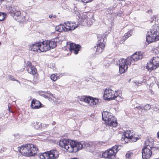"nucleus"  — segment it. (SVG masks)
<instances>
[{
    "label": "nucleus",
    "mask_w": 159,
    "mask_h": 159,
    "mask_svg": "<svg viewBox=\"0 0 159 159\" xmlns=\"http://www.w3.org/2000/svg\"><path fill=\"white\" fill-rule=\"evenodd\" d=\"M143 57V53L141 52H136L131 57H129L126 59L123 58L118 60L117 64L119 66V71L120 74L124 73L127 70L128 66H130L131 63L134 61H137L141 59Z\"/></svg>",
    "instance_id": "nucleus-1"
},
{
    "label": "nucleus",
    "mask_w": 159,
    "mask_h": 159,
    "mask_svg": "<svg viewBox=\"0 0 159 159\" xmlns=\"http://www.w3.org/2000/svg\"><path fill=\"white\" fill-rule=\"evenodd\" d=\"M60 146L69 152H76L81 149L83 145L79 142H77L67 139H62L59 142Z\"/></svg>",
    "instance_id": "nucleus-2"
},
{
    "label": "nucleus",
    "mask_w": 159,
    "mask_h": 159,
    "mask_svg": "<svg viewBox=\"0 0 159 159\" xmlns=\"http://www.w3.org/2000/svg\"><path fill=\"white\" fill-rule=\"evenodd\" d=\"M38 150L37 146L32 144L22 145L19 149L20 152L22 155L27 157L34 156L37 153Z\"/></svg>",
    "instance_id": "nucleus-3"
},
{
    "label": "nucleus",
    "mask_w": 159,
    "mask_h": 159,
    "mask_svg": "<svg viewBox=\"0 0 159 159\" xmlns=\"http://www.w3.org/2000/svg\"><path fill=\"white\" fill-rule=\"evenodd\" d=\"M159 40V26L153 25L147 31L146 41L149 43Z\"/></svg>",
    "instance_id": "nucleus-4"
},
{
    "label": "nucleus",
    "mask_w": 159,
    "mask_h": 159,
    "mask_svg": "<svg viewBox=\"0 0 159 159\" xmlns=\"http://www.w3.org/2000/svg\"><path fill=\"white\" fill-rule=\"evenodd\" d=\"M78 26L75 22L67 21L64 23L63 25L61 24L57 26L55 29L59 32H62L63 31L68 32L75 30Z\"/></svg>",
    "instance_id": "nucleus-5"
},
{
    "label": "nucleus",
    "mask_w": 159,
    "mask_h": 159,
    "mask_svg": "<svg viewBox=\"0 0 159 159\" xmlns=\"http://www.w3.org/2000/svg\"><path fill=\"white\" fill-rule=\"evenodd\" d=\"M120 95L121 94L118 93L117 91H114L110 89H106L104 91L103 96L104 99L107 100L114 99L116 98L120 100L121 99Z\"/></svg>",
    "instance_id": "nucleus-6"
},
{
    "label": "nucleus",
    "mask_w": 159,
    "mask_h": 159,
    "mask_svg": "<svg viewBox=\"0 0 159 159\" xmlns=\"http://www.w3.org/2000/svg\"><path fill=\"white\" fill-rule=\"evenodd\" d=\"M139 137L135 134L131 130H127L125 132L121 138L122 141H125L126 143H128L127 140L130 142H135L139 139Z\"/></svg>",
    "instance_id": "nucleus-7"
},
{
    "label": "nucleus",
    "mask_w": 159,
    "mask_h": 159,
    "mask_svg": "<svg viewBox=\"0 0 159 159\" xmlns=\"http://www.w3.org/2000/svg\"><path fill=\"white\" fill-rule=\"evenodd\" d=\"M79 99L80 101L87 103L88 105L93 107H95L99 102V100L98 98L87 96L79 97Z\"/></svg>",
    "instance_id": "nucleus-8"
},
{
    "label": "nucleus",
    "mask_w": 159,
    "mask_h": 159,
    "mask_svg": "<svg viewBox=\"0 0 159 159\" xmlns=\"http://www.w3.org/2000/svg\"><path fill=\"white\" fill-rule=\"evenodd\" d=\"M106 39L104 38L100 39V37H99L97 45L94 47L97 54L101 53L104 50L106 44Z\"/></svg>",
    "instance_id": "nucleus-9"
},
{
    "label": "nucleus",
    "mask_w": 159,
    "mask_h": 159,
    "mask_svg": "<svg viewBox=\"0 0 159 159\" xmlns=\"http://www.w3.org/2000/svg\"><path fill=\"white\" fill-rule=\"evenodd\" d=\"M6 8L9 11V13L12 16H19L21 15V12L19 7L16 6L11 7L7 6Z\"/></svg>",
    "instance_id": "nucleus-10"
},
{
    "label": "nucleus",
    "mask_w": 159,
    "mask_h": 159,
    "mask_svg": "<svg viewBox=\"0 0 159 159\" xmlns=\"http://www.w3.org/2000/svg\"><path fill=\"white\" fill-rule=\"evenodd\" d=\"M156 150H152L151 148H143L142 150V157L144 159H147L150 158L153 152L156 153Z\"/></svg>",
    "instance_id": "nucleus-11"
},
{
    "label": "nucleus",
    "mask_w": 159,
    "mask_h": 159,
    "mask_svg": "<svg viewBox=\"0 0 159 159\" xmlns=\"http://www.w3.org/2000/svg\"><path fill=\"white\" fill-rule=\"evenodd\" d=\"M154 140L153 139H148L145 142L143 148H151L152 150H156L157 152L159 150V148L158 147H153Z\"/></svg>",
    "instance_id": "nucleus-12"
},
{
    "label": "nucleus",
    "mask_w": 159,
    "mask_h": 159,
    "mask_svg": "<svg viewBox=\"0 0 159 159\" xmlns=\"http://www.w3.org/2000/svg\"><path fill=\"white\" fill-rule=\"evenodd\" d=\"M105 123L109 126L113 127H115L117 125L116 119L112 115H111V118L109 117Z\"/></svg>",
    "instance_id": "nucleus-13"
},
{
    "label": "nucleus",
    "mask_w": 159,
    "mask_h": 159,
    "mask_svg": "<svg viewBox=\"0 0 159 159\" xmlns=\"http://www.w3.org/2000/svg\"><path fill=\"white\" fill-rule=\"evenodd\" d=\"M80 46L76 45L74 43H70V50L71 52L74 53L75 54H78L80 48Z\"/></svg>",
    "instance_id": "nucleus-14"
},
{
    "label": "nucleus",
    "mask_w": 159,
    "mask_h": 159,
    "mask_svg": "<svg viewBox=\"0 0 159 159\" xmlns=\"http://www.w3.org/2000/svg\"><path fill=\"white\" fill-rule=\"evenodd\" d=\"M48 43V41L46 40L41 42V44L40 45V52H45L50 49Z\"/></svg>",
    "instance_id": "nucleus-15"
},
{
    "label": "nucleus",
    "mask_w": 159,
    "mask_h": 159,
    "mask_svg": "<svg viewBox=\"0 0 159 159\" xmlns=\"http://www.w3.org/2000/svg\"><path fill=\"white\" fill-rule=\"evenodd\" d=\"M80 143L83 145L82 148L84 147L89 148V150L91 152H93L94 150L95 146L93 142L86 143L84 142H81V143Z\"/></svg>",
    "instance_id": "nucleus-16"
},
{
    "label": "nucleus",
    "mask_w": 159,
    "mask_h": 159,
    "mask_svg": "<svg viewBox=\"0 0 159 159\" xmlns=\"http://www.w3.org/2000/svg\"><path fill=\"white\" fill-rule=\"evenodd\" d=\"M41 44V42H37L34 44H32L30 46V49L33 51L40 52V45Z\"/></svg>",
    "instance_id": "nucleus-17"
},
{
    "label": "nucleus",
    "mask_w": 159,
    "mask_h": 159,
    "mask_svg": "<svg viewBox=\"0 0 159 159\" xmlns=\"http://www.w3.org/2000/svg\"><path fill=\"white\" fill-rule=\"evenodd\" d=\"M48 152L49 155L50 159H56L58 157L59 153L56 150H52L48 151Z\"/></svg>",
    "instance_id": "nucleus-18"
},
{
    "label": "nucleus",
    "mask_w": 159,
    "mask_h": 159,
    "mask_svg": "<svg viewBox=\"0 0 159 159\" xmlns=\"http://www.w3.org/2000/svg\"><path fill=\"white\" fill-rule=\"evenodd\" d=\"M41 104L39 101L33 99L31 102V107L33 109H37L41 107Z\"/></svg>",
    "instance_id": "nucleus-19"
},
{
    "label": "nucleus",
    "mask_w": 159,
    "mask_h": 159,
    "mask_svg": "<svg viewBox=\"0 0 159 159\" xmlns=\"http://www.w3.org/2000/svg\"><path fill=\"white\" fill-rule=\"evenodd\" d=\"M112 114L110 112L107 111H103L102 113V119L105 122L107 120L109 117L111 118Z\"/></svg>",
    "instance_id": "nucleus-20"
},
{
    "label": "nucleus",
    "mask_w": 159,
    "mask_h": 159,
    "mask_svg": "<svg viewBox=\"0 0 159 159\" xmlns=\"http://www.w3.org/2000/svg\"><path fill=\"white\" fill-rule=\"evenodd\" d=\"M152 62H153L151 60L147 63L146 68L149 71H151L157 68V66L154 65V64Z\"/></svg>",
    "instance_id": "nucleus-21"
},
{
    "label": "nucleus",
    "mask_w": 159,
    "mask_h": 159,
    "mask_svg": "<svg viewBox=\"0 0 159 159\" xmlns=\"http://www.w3.org/2000/svg\"><path fill=\"white\" fill-rule=\"evenodd\" d=\"M32 125L34 128L36 129H41L42 128L41 123L38 121L32 123Z\"/></svg>",
    "instance_id": "nucleus-22"
},
{
    "label": "nucleus",
    "mask_w": 159,
    "mask_h": 159,
    "mask_svg": "<svg viewBox=\"0 0 159 159\" xmlns=\"http://www.w3.org/2000/svg\"><path fill=\"white\" fill-rule=\"evenodd\" d=\"M48 151L40 154L39 155V158L40 159H50Z\"/></svg>",
    "instance_id": "nucleus-23"
},
{
    "label": "nucleus",
    "mask_w": 159,
    "mask_h": 159,
    "mask_svg": "<svg viewBox=\"0 0 159 159\" xmlns=\"http://www.w3.org/2000/svg\"><path fill=\"white\" fill-rule=\"evenodd\" d=\"M27 70L29 73L33 75H35L37 73V70L34 66L28 68Z\"/></svg>",
    "instance_id": "nucleus-24"
},
{
    "label": "nucleus",
    "mask_w": 159,
    "mask_h": 159,
    "mask_svg": "<svg viewBox=\"0 0 159 159\" xmlns=\"http://www.w3.org/2000/svg\"><path fill=\"white\" fill-rule=\"evenodd\" d=\"M154 65L157 66V68L159 67V57H153V58L151 59Z\"/></svg>",
    "instance_id": "nucleus-25"
},
{
    "label": "nucleus",
    "mask_w": 159,
    "mask_h": 159,
    "mask_svg": "<svg viewBox=\"0 0 159 159\" xmlns=\"http://www.w3.org/2000/svg\"><path fill=\"white\" fill-rule=\"evenodd\" d=\"M108 152V159H113L116 155L113 152L111 149H109Z\"/></svg>",
    "instance_id": "nucleus-26"
},
{
    "label": "nucleus",
    "mask_w": 159,
    "mask_h": 159,
    "mask_svg": "<svg viewBox=\"0 0 159 159\" xmlns=\"http://www.w3.org/2000/svg\"><path fill=\"white\" fill-rule=\"evenodd\" d=\"M48 43L50 49L54 48L57 45L56 43L54 41H48Z\"/></svg>",
    "instance_id": "nucleus-27"
},
{
    "label": "nucleus",
    "mask_w": 159,
    "mask_h": 159,
    "mask_svg": "<svg viewBox=\"0 0 159 159\" xmlns=\"http://www.w3.org/2000/svg\"><path fill=\"white\" fill-rule=\"evenodd\" d=\"M132 34V31L130 30L128 31L127 33H125L124 35L125 38H124V40H126Z\"/></svg>",
    "instance_id": "nucleus-28"
},
{
    "label": "nucleus",
    "mask_w": 159,
    "mask_h": 159,
    "mask_svg": "<svg viewBox=\"0 0 159 159\" xmlns=\"http://www.w3.org/2000/svg\"><path fill=\"white\" fill-rule=\"evenodd\" d=\"M97 158H102V152H95L94 150L92 152Z\"/></svg>",
    "instance_id": "nucleus-29"
},
{
    "label": "nucleus",
    "mask_w": 159,
    "mask_h": 159,
    "mask_svg": "<svg viewBox=\"0 0 159 159\" xmlns=\"http://www.w3.org/2000/svg\"><path fill=\"white\" fill-rule=\"evenodd\" d=\"M119 147V146L118 145H115L113 147L111 148L110 149L112 150L113 152L116 154L117 153L119 149H118V147Z\"/></svg>",
    "instance_id": "nucleus-30"
},
{
    "label": "nucleus",
    "mask_w": 159,
    "mask_h": 159,
    "mask_svg": "<svg viewBox=\"0 0 159 159\" xmlns=\"http://www.w3.org/2000/svg\"><path fill=\"white\" fill-rule=\"evenodd\" d=\"M50 78L51 80L53 81H55L58 79H59V77L57 76V74L55 75V74H52L50 76Z\"/></svg>",
    "instance_id": "nucleus-31"
},
{
    "label": "nucleus",
    "mask_w": 159,
    "mask_h": 159,
    "mask_svg": "<svg viewBox=\"0 0 159 159\" xmlns=\"http://www.w3.org/2000/svg\"><path fill=\"white\" fill-rule=\"evenodd\" d=\"M133 155V153L130 151H128L125 155L126 158L127 159H129L131 158Z\"/></svg>",
    "instance_id": "nucleus-32"
},
{
    "label": "nucleus",
    "mask_w": 159,
    "mask_h": 159,
    "mask_svg": "<svg viewBox=\"0 0 159 159\" xmlns=\"http://www.w3.org/2000/svg\"><path fill=\"white\" fill-rule=\"evenodd\" d=\"M102 158H108V152L106 151L103 152H102Z\"/></svg>",
    "instance_id": "nucleus-33"
},
{
    "label": "nucleus",
    "mask_w": 159,
    "mask_h": 159,
    "mask_svg": "<svg viewBox=\"0 0 159 159\" xmlns=\"http://www.w3.org/2000/svg\"><path fill=\"white\" fill-rule=\"evenodd\" d=\"M6 15L5 13L0 12V21L3 20L6 17Z\"/></svg>",
    "instance_id": "nucleus-34"
},
{
    "label": "nucleus",
    "mask_w": 159,
    "mask_h": 159,
    "mask_svg": "<svg viewBox=\"0 0 159 159\" xmlns=\"http://www.w3.org/2000/svg\"><path fill=\"white\" fill-rule=\"evenodd\" d=\"M149 79V76L148 75H146L143 76V81L144 83L146 82L147 80Z\"/></svg>",
    "instance_id": "nucleus-35"
},
{
    "label": "nucleus",
    "mask_w": 159,
    "mask_h": 159,
    "mask_svg": "<svg viewBox=\"0 0 159 159\" xmlns=\"http://www.w3.org/2000/svg\"><path fill=\"white\" fill-rule=\"evenodd\" d=\"M8 77L9 78V79L11 80L12 81H16L18 83H19V84L20 83V81L16 80L15 78L12 75H8Z\"/></svg>",
    "instance_id": "nucleus-36"
},
{
    "label": "nucleus",
    "mask_w": 159,
    "mask_h": 159,
    "mask_svg": "<svg viewBox=\"0 0 159 159\" xmlns=\"http://www.w3.org/2000/svg\"><path fill=\"white\" fill-rule=\"evenodd\" d=\"M151 108V106L149 104H147L144 107H143V109L147 110L150 109Z\"/></svg>",
    "instance_id": "nucleus-37"
},
{
    "label": "nucleus",
    "mask_w": 159,
    "mask_h": 159,
    "mask_svg": "<svg viewBox=\"0 0 159 159\" xmlns=\"http://www.w3.org/2000/svg\"><path fill=\"white\" fill-rule=\"evenodd\" d=\"M112 10L110 8H107L106 9L105 12L107 14H111L112 13Z\"/></svg>",
    "instance_id": "nucleus-38"
},
{
    "label": "nucleus",
    "mask_w": 159,
    "mask_h": 159,
    "mask_svg": "<svg viewBox=\"0 0 159 159\" xmlns=\"http://www.w3.org/2000/svg\"><path fill=\"white\" fill-rule=\"evenodd\" d=\"M152 53H155L156 54H157L159 52L158 50L156 48H155L152 49Z\"/></svg>",
    "instance_id": "nucleus-39"
},
{
    "label": "nucleus",
    "mask_w": 159,
    "mask_h": 159,
    "mask_svg": "<svg viewBox=\"0 0 159 159\" xmlns=\"http://www.w3.org/2000/svg\"><path fill=\"white\" fill-rule=\"evenodd\" d=\"M26 65L28 67L27 68H30V67H33V66H32L31 62L29 61L27 62Z\"/></svg>",
    "instance_id": "nucleus-40"
},
{
    "label": "nucleus",
    "mask_w": 159,
    "mask_h": 159,
    "mask_svg": "<svg viewBox=\"0 0 159 159\" xmlns=\"http://www.w3.org/2000/svg\"><path fill=\"white\" fill-rule=\"evenodd\" d=\"M110 65V63H109L108 62H106L104 63V66L106 68H108Z\"/></svg>",
    "instance_id": "nucleus-41"
},
{
    "label": "nucleus",
    "mask_w": 159,
    "mask_h": 159,
    "mask_svg": "<svg viewBox=\"0 0 159 159\" xmlns=\"http://www.w3.org/2000/svg\"><path fill=\"white\" fill-rule=\"evenodd\" d=\"M6 150V148H2L1 149H0V153H2Z\"/></svg>",
    "instance_id": "nucleus-42"
},
{
    "label": "nucleus",
    "mask_w": 159,
    "mask_h": 159,
    "mask_svg": "<svg viewBox=\"0 0 159 159\" xmlns=\"http://www.w3.org/2000/svg\"><path fill=\"white\" fill-rule=\"evenodd\" d=\"M156 19V17L155 16H153L152 17L151 19L152 20H151V23H152V22L154 20H155V19Z\"/></svg>",
    "instance_id": "nucleus-43"
},
{
    "label": "nucleus",
    "mask_w": 159,
    "mask_h": 159,
    "mask_svg": "<svg viewBox=\"0 0 159 159\" xmlns=\"http://www.w3.org/2000/svg\"><path fill=\"white\" fill-rule=\"evenodd\" d=\"M135 83L136 85H137L138 86H140L142 84L141 82H139L137 81L136 82H135Z\"/></svg>",
    "instance_id": "nucleus-44"
},
{
    "label": "nucleus",
    "mask_w": 159,
    "mask_h": 159,
    "mask_svg": "<svg viewBox=\"0 0 159 159\" xmlns=\"http://www.w3.org/2000/svg\"><path fill=\"white\" fill-rule=\"evenodd\" d=\"M48 125L47 124H43L42 126V128H45L47 127L48 126Z\"/></svg>",
    "instance_id": "nucleus-45"
},
{
    "label": "nucleus",
    "mask_w": 159,
    "mask_h": 159,
    "mask_svg": "<svg viewBox=\"0 0 159 159\" xmlns=\"http://www.w3.org/2000/svg\"><path fill=\"white\" fill-rule=\"evenodd\" d=\"M91 0H81V1L84 3H87L90 2Z\"/></svg>",
    "instance_id": "nucleus-46"
},
{
    "label": "nucleus",
    "mask_w": 159,
    "mask_h": 159,
    "mask_svg": "<svg viewBox=\"0 0 159 159\" xmlns=\"http://www.w3.org/2000/svg\"><path fill=\"white\" fill-rule=\"evenodd\" d=\"M136 108H137L139 110H143V107H142L141 106L136 107Z\"/></svg>",
    "instance_id": "nucleus-47"
},
{
    "label": "nucleus",
    "mask_w": 159,
    "mask_h": 159,
    "mask_svg": "<svg viewBox=\"0 0 159 159\" xmlns=\"http://www.w3.org/2000/svg\"><path fill=\"white\" fill-rule=\"evenodd\" d=\"M44 93V92H41L40 94V95L42 96H43V97L44 95H43V94H44L43 93Z\"/></svg>",
    "instance_id": "nucleus-48"
},
{
    "label": "nucleus",
    "mask_w": 159,
    "mask_h": 159,
    "mask_svg": "<svg viewBox=\"0 0 159 159\" xmlns=\"http://www.w3.org/2000/svg\"><path fill=\"white\" fill-rule=\"evenodd\" d=\"M43 95H44L43 97H44L45 98H48V96L46 95L45 94H43Z\"/></svg>",
    "instance_id": "nucleus-49"
},
{
    "label": "nucleus",
    "mask_w": 159,
    "mask_h": 159,
    "mask_svg": "<svg viewBox=\"0 0 159 159\" xmlns=\"http://www.w3.org/2000/svg\"><path fill=\"white\" fill-rule=\"evenodd\" d=\"M49 17L50 18H51L52 17V15H50L49 16Z\"/></svg>",
    "instance_id": "nucleus-50"
},
{
    "label": "nucleus",
    "mask_w": 159,
    "mask_h": 159,
    "mask_svg": "<svg viewBox=\"0 0 159 159\" xmlns=\"http://www.w3.org/2000/svg\"><path fill=\"white\" fill-rule=\"evenodd\" d=\"M56 124V122H55V121H53V122H52V125H55V124Z\"/></svg>",
    "instance_id": "nucleus-51"
},
{
    "label": "nucleus",
    "mask_w": 159,
    "mask_h": 159,
    "mask_svg": "<svg viewBox=\"0 0 159 159\" xmlns=\"http://www.w3.org/2000/svg\"><path fill=\"white\" fill-rule=\"evenodd\" d=\"M157 137L159 139V132H158L157 134Z\"/></svg>",
    "instance_id": "nucleus-52"
},
{
    "label": "nucleus",
    "mask_w": 159,
    "mask_h": 159,
    "mask_svg": "<svg viewBox=\"0 0 159 159\" xmlns=\"http://www.w3.org/2000/svg\"><path fill=\"white\" fill-rule=\"evenodd\" d=\"M4 0H0V5L1 4L2 2L4 1Z\"/></svg>",
    "instance_id": "nucleus-53"
},
{
    "label": "nucleus",
    "mask_w": 159,
    "mask_h": 159,
    "mask_svg": "<svg viewBox=\"0 0 159 159\" xmlns=\"http://www.w3.org/2000/svg\"><path fill=\"white\" fill-rule=\"evenodd\" d=\"M151 94H154L152 90H151Z\"/></svg>",
    "instance_id": "nucleus-54"
},
{
    "label": "nucleus",
    "mask_w": 159,
    "mask_h": 159,
    "mask_svg": "<svg viewBox=\"0 0 159 159\" xmlns=\"http://www.w3.org/2000/svg\"><path fill=\"white\" fill-rule=\"evenodd\" d=\"M150 11V12H152V10H150V11L149 10V11H148V12H149Z\"/></svg>",
    "instance_id": "nucleus-55"
},
{
    "label": "nucleus",
    "mask_w": 159,
    "mask_h": 159,
    "mask_svg": "<svg viewBox=\"0 0 159 159\" xmlns=\"http://www.w3.org/2000/svg\"><path fill=\"white\" fill-rule=\"evenodd\" d=\"M48 94H51V93L50 92H49V93H48Z\"/></svg>",
    "instance_id": "nucleus-56"
},
{
    "label": "nucleus",
    "mask_w": 159,
    "mask_h": 159,
    "mask_svg": "<svg viewBox=\"0 0 159 159\" xmlns=\"http://www.w3.org/2000/svg\"><path fill=\"white\" fill-rule=\"evenodd\" d=\"M1 44V42H0V45Z\"/></svg>",
    "instance_id": "nucleus-57"
},
{
    "label": "nucleus",
    "mask_w": 159,
    "mask_h": 159,
    "mask_svg": "<svg viewBox=\"0 0 159 159\" xmlns=\"http://www.w3.org/2000/svg\"><path fill=\"white\" fill-rule=\"evenodd\" d=\"M159 159V158H156V159Z\"/></svg>",
    "instance_id": "nucleus-58"
},
{
    "label": "nucleus",
    "mask_w": 159,
    "mask_h": 159,
    "mask_svg": "<svg viewBox=\"0 0 159 159\" xmlns=\"http://www.w3.org/2000/svg\"><path fill=\"white\" fill-rule=\"evenodd\" d=\"M9 109V107H8Z\"/></svg>",
    "instance_id": "nucleus-59"
}]
</instances>
